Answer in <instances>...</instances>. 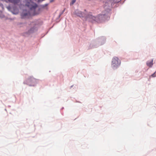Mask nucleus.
Wrapping results in <instances>:
<instances>
[{"label": "nucleus", "instance_id": "nucleus-5", "mask_svg": "<svg viewBox=\"0 0 156 156\" xmlns=\"http://www.w3.org/2000/svg\"><path fill=\"white\" fill-rule=\"evenodd\" d=\"M30 15V13L29 12H26L23 11L22 13V16L23 17H26V16Z\"/></svg>", "mask_w": 156, "mask_h": 156}, {"label": "nucleus", "instance_id": "nucleus-16", "mask_svg": "<svg viewBox=\"0 0 156 156\" xmlns=\"http://www.w3.org/2000/svg\"><path fill=\"white\" fill-rule=\"evenodd\" d=\"M65 9L61 13H63V12H64L65 11Z\"/></svg>", "mask_w": 156, "mask_h": 156}, {"label": "nucleus", "instance_id": "nucleus-6", "mask_svg": "<svg viewBox=\"0 0 156 156\" xmlns=\"http://www.w3.org/2000/svg\"><path fill=\"white\" fill-rule=\"evenodd\" d=\"M153 60H152L150 61H148L147 63V66L150 67H151L153 64Z\"/></svg>", "mask_w": 156, "mask_h": 156}, {"label": "nucleus", "instance_id": "nucleus-1", "mask_svg": "<svg viewBox=\"0 0 156 156\" xmlns=\"http://www.w3.org/2000/svg\"><path fill=\"white\" fill-rule=\"evenodd\" d=\"M75 14L78 16L80 17H83L86 19H90L91 20H104V19H108V15L106 14H99L95 16H93L91 13H88L86 9L84 10V12L76 10L75 11Z\"/></svg>", "mask_w": 156, "mask_h": 156}, {"label": "nucleus", "instance_id": "nucleus-14", "mask_svg": "<svg viewBox=\"0 0 156 156\" xmlns=\"http://www.w3.org/2000/svg\"><path fill=\"white\" fill-rule=\"evenodd\" d=\"M7 8L8 9H10L11 8V7L10 6H9L7 7Z\"/></svg>", "mask_w": 156, "mask_h": 156}, {"label": "nucleus", "instance_id": "nucleus-9", "mask_svg": "<svg viewBox=\"0 0 156 156\" xmlns=\"http://www.w3.org/2000/svg\"><path fill=\"white\" fill-rule=\"evenodd\" d=\"M76 0H72L71 2L70 3V5H73L76 2Z\"/></svg>", "mask_w": 156, "mask_h": 156}, {"label": "nucleus", "instance_id": "nucleus-3", "mask_svg": "<svg viewBox=\"0 0 156 156\" xmlns=\"http://www.w3.org/2000/svg\"><path fill=\"white\" fill-rule=\"evenodd\" d=\"M37 80L33 77H29L24 83L30 86H34L37 83Z\"/></svg>", "mask_w": 156, "mask_h": 156}, {"label": "nucleus", "instance_id": "nucleus-12", "mask_svg": "<svg viewBox=\"0 0 156 156\" xmlns=\"http://www.w3.org/2000/svg\"><path fill=\"white\" fill-rule=\"evenodd\" d=\"M62 14V13H60V14L59 15V16H58V18L60 17L61 16V15Z\"/></svg>", "mask_w": 156, "mask_h": 156}, {"label": "nucleus", "instance_id": "nucleus-13", "mask_svg": "<svg viewBox=\"0 0 156 156\" xmlns=\"http://www.w3.org/2000/svg\"><path fill=\"white\" fill-rule=\"evenodd\" d=\"M54 0H50V2L51 3L52 2H53L54 1Z\"/></svg>", "mask_w": 156, "mask_h": 156}, {"label": "nucleus", "instance_id": "nucleus-11", "mask_svg": "<svg viewBox=\"0 0 156 156\" xmlns=\"http://www.w3.org/2000/svg\"><path fill=\"white\" fill-rule=\"evenodd\" d=\"M33 28H32L30 29V30L29 31V32L30 33H32L33 31Z\"/></svg>", "mask_w": 156, "mask_h": 156}, {"label": "nucleus", "instance_id": "nucleus-10", "mask_svg": "<svg viewBox=\"0 0 156 156\" xmlns=\"http://www.w3.org/2000/svg\"><path fill=\"white\" fill-rule=\"evenodd\" d=\"M151 76L152 77H155L156 76V75L155 74V73H154L153 74L151 75Z\"/></svg>", "mask_w": 156, "mask_h": 156}, {"label": "nucleus", "instance_id": "nucleus-17", "mask_svg": "<svg viewBox=\"0 0 156 156\" xmlns=\"http://www.w3.org/2000/svg\"><path fill=\"white\" fill-rule=\"evenodd\" d=\"M2 1H4V0H1Z\"/></svg>", "mask_w": 156, "mask_h": 156}, {"label": "nucleus", "instance_id": "nucleus-15", "mask_svg": "<svg viewBox=\"0 0 156 156\" xmlns=\"http://www.w3.org/2000/svg\"><path fill=\"white\" fill-rule=\"evenodd\" d=\"M119 1H120L119 0H118V1H115V2H117V3L119 2Z\"/></svg>", "mask_w": 156, "mask_h": 156}, {"label": "nucleus", "instance_id": "nucleus-4", "mask_svg": "<svg viewBox=\"0 0 156 156\" xmlns=\"http://www.w3.org/2000/svg\"><path fill=\"white\" fill-rule=\"evenodd\" d=\"M121 61L116 57H114L112 61V66L113 68H117L120 64Z\"/></svg>", "mask_w": 156, "mask_h": 156}, {"label": "nucleus", "instance_id": "nucleus-2", "mask_svg": "<svg viewBox=\"0 0 156 156\" xmlns=\"http://www.w3.org/2000/svg\"><path fill=\"white\" fill-rule=\"evenodd\" d=\"M26 5L31 10H34L32 13L33 16H35L39 14L41 10L40 8H38L37 10H36V9L38 5L34 3L31 0H27L26 4Z\"/></svg>", "mask_w": 156, "mask_h": 156}, {"label": "nucleus", "instance_id": "nucleus-8", "mask_svg": "<svg viewBox=\"0 0 156 156\" xmlns=\"http://www.w3.org/2000/svg\"><path fill=\"white\" fill-rule=\"evenodd\" d=\"M48 5V4H45L44 5H41V7L42 8H44L46 6H47Z\"/></svg>", "mask_w": 156, "mask_h": 156}, {"label": "nucleus", "instance_id": "nucleus-7", "mask_svg": "<svg viewBox=\"0 0 156 156\" xmlns=\"http://www.w3.org/2000/svg\"><path fill=\"white\" fill-rule=\"evenodd\" d=\"M8 1L9 2L14 4L18 3L19 1V0H8Z\"/></svg>", "mask_w": 156, "mask_h": 156}]
</instances>
